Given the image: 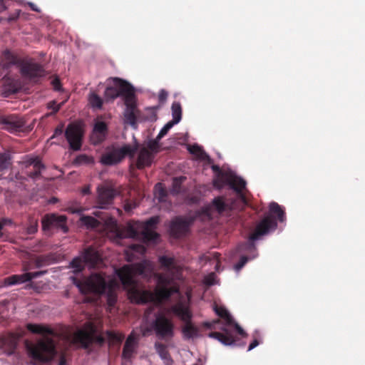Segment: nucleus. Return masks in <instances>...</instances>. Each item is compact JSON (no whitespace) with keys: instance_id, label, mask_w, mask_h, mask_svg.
Here are the masks:
<instances>
[{"instance_id":"nucleus-55","label":"nucleus","mask_w":365,"mask_h":365,"mask_svg":"<svg viewBox=\"0 0 365 365\" xmlns=\"http://www.w3.org/2000/svg\"><path fill=\"white\" fill-rule=\"evenodd\" d=\"M259 344V341L257 338H255L248 346L247 351H251Z\"/></svg>"},{"instance_id":"nucleus-42","label":"nucleus","mask_w":365,"mask_h":365,"mask_svg":"<svg viewBox=\"0 0 365 365\" xmlns=\"http://www.w3.org/2000/svg\"><path fill=\"white\" fill-rule=\"evenodd\" d=\"M188 150L190 153L196 155L201 159H205L206 158H208V155L205 153L202 148L197 145H193L190 146Z\"/></svg>"},{"instance_id":"nucleus-26","label":"nucleus","mask_w":365,"mask_h":365,"mask_svg":"<svg viewBox=\"0 0 365 365\" xmlns=\"http://www.w3.org/2000/svg\"><path fill=\"white\" fill-rule=\"evenodd\" d=\"M4 84L5 86L4 91L8 95L12 94V93H18L20 89V83L17 80H15L11 77H9L7 75H6L3 78Z\"/></svg>"},{"instance_id":"nucleus-21","label":"nucleus","mask_w":365,"mask_h":365,"mask_svg":"<svg viewBox=\"0 0 365 365\" xmlns=\"http://www.w3.org/2000/svg\"><path fill=\"white\" fill-rule=\"evenodd\" d=\"M108 132V126L105 122L98 121L95 123L91 140L94 144H99L102 143L106 137Z\"/></svg>"},{"instance_id":"nucleus-43","label":"nucleus","mask_w":365,"mask_h":365,"mask_svg":"<svg viewBox=\"0 0 365 365\" xmlns=\"http://www.w3.org/2000/svg\"><path fill=\"white\" fill-rule=\"evenodd\" d=\"M84 264L86 263L83 262V259L76 257L71 261V266L74 269V272L78 273L84 269Z\"/></svg>"},{"instance_id":"nucleus-19","label":"nucleus","mask_w":365,"mask_h":365,"mask_svg":"<svg viewBox=\"0 0 365 365\" xmlns=\"http://www.w3.org/2000/svg\"><path fill=\"white\" fill-rule=\"evenodd\" d=\"M138 150H139V151L135 162L136 168L143 170L146 167H150L154 160V154L145 146L141 148L138 147Z\"/></svg>"},{"instance_id":"nucleus-47","label":"nucleus","mask_w":365,"mask_h":365,"mask_svg":"<svg viewBox=\"0 0 365 365\" xmlns=\"http://www.w3.org/2000/svg\"><path fill=\"white\" fill-rule=\"evenodd\" d=\"M182 179H184L183 178H174L173 180V189H172V192L175 193V194H178L179 192H180L181 191V183H182Z\"/></svg>"},{"instance_id":"nucleus-5","label":"nucleus","mask_w":365,"mask_h":365,"mask_svg":"<svg viewBox=\"0 0 365 365\" xmlns=\"http://www.w3.org/2000/svg\"><path fill=\"white\" fill-rule=\"evenodd\" d=\"M73 282L83 294L93 293L101 295L106 293L108 307H112L115 304L117 296L113 285L108 283L101 274H93L86 280L83 281L73 278Z\"/></svg>"},{"instance_id":"nucleus-57","label":"nucleus","mask_w":365,"mask_h":365,"mask_svg":"<svg viewBox=\"0 0 365 365\" xmlns=\"http://www.w3.org/2000/svg\"><path fill=\"white\" fill-rule=\"evenodd\" d=\"M140 331L142 336H147L151 331H153V329L150 326V327H143L141 328Z\"/></svg>"},{"instance_id":"nucleus-39","label":"nucleus","mask_w":365,"mask_h":365,"mask_svg":"<svg viewBox=\"0 0 365 365\" xmlns=\"http://www.w3.org/2000/svg\"><path fill=\"white\" fill-rule=\"evenodd\" d=\"M11 165V155L7 153H0V171L7 169Z\"/></svg>"},{"instance_id":"nucleus-37","label":"nucleus","mask_w":365,"mask_h":365,"mask_svg":"<svg viewBox=\"0 0 365 365\" xmlns=\"http://www.w3.org/2000/svg\"><path fill=\"white\" fill-rule=\"evenodd\" d=\"M155 197L160 202H165L168 195L167 190L163 187L161 183H158L155 186Z\"/></svg>"},{"instance_id":"nucleus-56","label":"nucleus","mask_w":365,"mask_h":365,"mask_svg":"<svg viewBox=\"0 0 365 365\" xmlns=\"http://www.w3.org/2000/svg\"><path fill=\"white\" fill-rule=\"evenodd\" d=\"M51 83L53 86L54 90L56 91H60L61 89V82L58 78H55L51 81Z\"/></svg>"},{"instance_id":"nucleus-12","label":"nucleus","mask_w":365,"mask_h":365,"mask_svg":"<svg viewBox=\"0 0 365 365\" xmlns=\"http://www.w3.org/2000/svg\"><path fill=\"white\" fill-rule=\"evenodd\" d=\"M125 109L123 113L125 123L130 125L133 128H137V121L140 118V111L137 108L135 92L125 96L124 101Z\"/></svg>"},{"instance_id":"nucleus-27","label":"nucleus","mask_w":365,"mask_h":365,"mask_svg":"<svg viewBox=\"0 0 365 365\" xmlns=\"http://www.w3.org/2000/svg\"><path fill=\"white\" fill-rule=\"evenodd\" d=\"M30 276L26 273L21 274H13L5 278L4 282L6 285L11 286L14 284H19L30 282Z\"/></svg>"},{"instance_id":"nucleus-44","label":"nucleus","mask_w":365,"mask_h":365,"mask_svg":"<svg viewBox=\"0 0 365 365\" xmlns=\"http://www.w3.org/2000/svg\"><path fill=\"white\" fill-rule=\"evenodd\" d=\"M173 279L172 277L165 276L163 274H158V284L159 287L166 286L170 287L169 286H173Z\"/></svg>"},{"instance_id":"nucleus-28","label":"nucleus","mask_w":365,"mask_h":365,"mask_svg":"<svg viewBox=\"0 0 365 365\" xmlns=\"http://www.w3.org/2000/svg\"><path fill=\"white\" fill-rule=\"evenodd\" d=\"M198 328L192 323V321L185 323L182 329L183 336L187 339L196 337L198 334Z\"/></svg>"},{"instance_id":"nucleus-24","label":"nucleus","mask_w":365,"mask_h":365,"mask_svg":"<svg viewBox=\"0 0 365 365\" xmlns=\"http://www.w3.org/2000/svg\"><path fill=\"white\" fill-rule=\"evenodd\" d=\"M155 348L157 353L163 360L165 365L173 364V360L172 359L170 354L168 350V346L165 344L160 342H156L155 344Z\"/></svg>"},{"instance_id":"nucleus-17","label":"nucleus","mask_w":365,"mask_h":365,"mask_svg":"<svg viewBox=\"0 0 365 365\" xmlns=\"http://www.w3.org/2000/svg\"><path fill=\"white\" fill-rule=\"evenodd\" d=\"M0 124L11 133L19 131L24 126L25 122L16 115H4L0 118Z\"/></svg>"},{"instance_id":"nucleus-23","label":"nucleus","mask_w":365,"mask_h":365,"mask_svg":"<svg viewBox=\"0 0 365 365\" xmlns=\"http://www.w3.org/2000/svg\"><path fill=\"white\" fill-rule=\"evenodd\" d=\"M171 311L185 323L191 322L192 314L189 308L182 303L176 304L171 307Z\"/></svg>"},{"instance_id":"nucleus-54","label":"nucleus","mask_w":365,"mask_h":365,"mask_svg":"<svg viewBox=\"0 0 365 365\" xmlns=\"http://www.w3.org/2000/svg\"><path fill=\"white\" fill-rule=\"evenodd\" d=\"M131 249L140 253H143L145 251V249L143 246L138 245H133L131 246Z\"/></svg>"},{"instance_id":"nucleus-2","label":"nucleus","mask_w":365,"mask_h":365,"mask_svg":"<svg viewBox=\"0 0 365 365\" xmlns=\"http://www.w3.org/2000/svg\"><path fill=\"white\" fill-rule=\"evenodd\" d=\"M26 329L33 334H42L43 337L34 343L26 344L29 357L34 363L45 364L51 361L57 354L56 342L52 336H56L54 331L46 326L27 324Z\"/></svg>"},{"instance_id":"nucleus-16","label":"nucleus","mask_w":365,"mask_h":365,"mask_svg":"<svg viewBox=\"0 0 365 365\" xmlns=\"http://www.w3.org/2000/svg\"><path fill=\"white\" fill-rule=\"evenodd\" d=\"M115 194V190L112 187L103 185L99 186L98 187L97 198L98 207L101 209H106L110 204H112Z\"/></svg>"},{"instance_id":"nucleus-64","label":"nucleus","mask_w":365,"mask_h":365,"mask_svg":"<svg viewBox=\"0 0 365 365\" xmlns=\"http://www.w3.org/2000/svg\"><path fill=\"white\" fill-rule=\"evenodd\" d=\"M66 359L65 356L61 355L59 359L58 365H66Z\"/></svg>"},{"instance_id":"nucleus-9","label":"nucleus","mask_w":365,"mask_h":365,"mask_svg":"<svg viewBox=\"0 0 365 365\" xmlns=\"http://www.w3.org/2000/svg\"><path fill=\"white\" fill-rule=\"evenodd\" d=\"M113 86H108L104 92V96L107 101H113L119 96L123 97L134 93V88L130 83L118 77L112 78Z\"/></svg>"},{"instance_id":"nucleus-49","label":"nucleus","mask_w":365,"mask_h":365,"mask_svg":"<svg viewBox=\"0 0 365 365\" xmlns=\"http://www.w3.org/2000/svg\"><path fill=\"white\" fill-rule=\"evenodd\" d=\"M47 107L48 109H52L53 111L50 115L56 114L61 108V104H57L55 101H51L48 103Z\"/></svg>"},{"instance_id":"nucleus-13","label":"nucleus","mask_w":365,"mask_h":365,"mask_svg":"<svg viewBox=\"0 0 365 365\" xmlns=\"http://www.w3.org/2000/svg\"><path fill=\"white\" fill-rule=\"evenodd\" d=\"M83 136V130L80 124L76 123L68 124L65 131V137L71 150L75 151L81 150Z\"/></svg>"},{"instance_id":"nucleus-29","label":"nucleus","mask_w":365,"mask_h":365,"mask_svg":"<svg viewBox=\"0 0 365 365\" xmlns=\"http://www.w3.org/2000/svg\"><path fill=\"white\" fill-rule=\"evenodd\" d=\"M5 61L2 63L1 65L4 70H9L10 67L13 65H18L19 67V64L21 61L17 58L16 56L11 54L10 52L6 51L4 54Z\"/></svg>"},{"instance_id":"nucleus-60","label":"nucleus","mask_w":365,"mask_h":365,"mask_svg":"<svg viewBox=\"0 0 365 365\" xmlns=\"http://www.w3.org/2000/svg\"><path fill=\"white\" fill-rule=\"evenodd\" d=\"M168 93L164 90H162L159 93V100L160 101H163L167 98Z\"/></svg>"},{"instance_id":"nucleus-33","label":"nucleus","mask_w":365,"mask_h":365,"mask_svg":"<svg viewBox=\"0 0 365 365\" xmlns=\"http://www.w3.org/2000/svg\"><path fill=\"white\" fill-rule=\"evenodd\" d=\"M212 169L214 172L218 173L217 179L214 181V185L216 187H222L223 186V181L225 180L226 177L228 175L223 173L220 169V168L217 165H213L212 166Z\"/></svg>"},{"instance_id":"nucleus-3","label":"nucleus","mask_w":365,"mask_h":365,"mask_svg":"<svg viewBox=\"0 0 365 365\" xmlns=\"http://www.w3.org/2000/svg\"><path fill=\"white\" fill-rule=\"evenodd\" d=\"M214 310L221 319L204 323V326L208 329H215V324H222L220 331H211L208 336L219 341L225 346L235 345L237 337L236 334L241 337H247V334L244 329L234 320L229 312L223 307L215 306Z\"/></svg>"},{"instance_id":"nucleus-6","label":"nucleus","mask_w":365,"mask_h":365,"mask_svg":"<svg viewBox=\"0 0 365 365\" xmlns=\"http://www.w3.org/2000/svg\"><path fill=\"white\" fill-rule=\"evenodd\" d=\"M138 148V143L134 145H125L121 148H107L101 155L100 163L104 165H114L120 163L126 155L133 159Z\"/></svg>"},{"instance_id":"nucleus-22","label":"nucleus","mask_w":365,"mask_h":365,"mask_svg":"<svg viewBox=\"0 0 365 365\" xmlns=\"http://www.w3.org/2000/svg\"><path fill=\"white\" fill-rule=\"evenodd\" d=\"M24 163L26 168H33V170L28 171L27 174L32 179L38 178L41 176V170L45 168L44 165L38 157L29 158Z\"/></svg>"},{"instance_id":"nucleus-59","label":"nucleus","mask_w":365,"mask_h":365,"mask_svg":"<svg viewBox=\"0 0 365 365\" xmlns=\"http://www.w3.org/2000/svg\"><path fill=\"white\" fill-rule=\"evenodd\" d=\"M19 14H20V11L19 10L16 11L14 14L10 15L8 17V21L11 22V21L16 20L19 18Z\"/></svg>"},{"instance_id":"nucleus-11","label":"nucleus","mask_w":365,"mask_h":365,"mask_svg":"<svg viewBox=\"0 0 365 365\" xmlns=\"http://www.w3.org/2000/svg\"><path fill=\"white\" fill-rule=\"evenodd\" d=\"M19 68L23 78L34 82L46 75L43 66L32 59L21 61Z\"/></svg>"},{"instance_id":"nucleus-32","label":"nucleus","mask_w":365,"mask_h":365,"mask_svg":"<svg viewBox=\"0 0 365 365\" xmlns=\"http://www.w3.org/2000/svg\"><path fill=\"white\" fill-rule=\"evenodd\" d=\"M88 102L92 108L96 109H101L103 104L102 98L96 92H91L89 93Z\"/></svg>"},{"instance_id":"nucleus-8","label":"nucleus","mask_w":365,"mask_h":365,"mask_svg":"<svg viewBox=\"0 0 365 365\" xmlns=\"http://www.w3.org/2000/svg\"><path fill=\"white\" fill-rule=\"evenodd\" d=\"M73 339L75 343L80 344L81 347L86 349L94 342L102 345L105 341L103 336L97 334V329L92 324H88L86 329H79L76 331Z\"/></svg>"},{"instance_id":"nucleus-51","label":"nucleus","mask_w":365,"mask_h":365,"mask_svg":"<svg viewBox=\"0 0 365 365\" xmlns=\"http://www.w3.org/2000/svg\"><path fill=\"white\" fill-rule=\"evenodd\" d=\"M38 230V222L37 221H34L31 222V224L27 227V232L29 234H34L37 232Z\"/></svg>"},{"instance_id":"nucleus-25","label":"nucleus","mask_w":365,"mask_h":365,"mask_svg":"<svg viewBox=\"0 0 365 365\" xmlns=\"http://www.w3.org/2000/svg\"><path fill=\"white\" fill-rule=\"evenodd\" d=\"M83 259L86 264L94 266L100 260V255L94 248L89 247L84 250Z\"/></svg>"},{"instance_id":"nucleus-52","label":"nucleus","mask_w":365,"mask_h":365,"mask_svg":"<svg viewBox=\"0 0 365 365\" xmlns=\"http://www.w3.org/2000/svg\"><path fill=\"white\" fill-rule=\"evenodd\" d=\"M46 272V271H38L34 272H26V274H29L30 276V281H31L33 279L38 277L45 274Z\"/></svg>"},{"instance_id":"nucleus-14","label":"nucleus","mask_w":365,"mask_h":365,"mask_svg":"<svg viewBox=\"0 0 365 365\" xmlns=\"http://www.w3.org/2000/svg\"><path fill=\"white\" fill-rule=\"evenodd\" d=\"M66 217L51 213L47 214L42 217L41 224L43 230H49L51 228H58L67 232Z\"/></svg>"},{"instance_id":"nucleus-38","label":"nucleus","mask_w":365,"mask_h":365,"mask_svg":"<svg viewBox=\"0 0 365 365\" xmlns=\"http://www.w3.org/2000/svg\"><path fill=\"white\" fill-rule=\"evenodd\" d=\"M159 262L162 267L170 269L174 267L175 259L170 257L161 256L159 257Z\"/></svg>"},{"instance_id":"nucleus-45","label":"nucleus","mask_w":365,"mask_h":365,"mask_svg":"<svg viewBox=\"0 0 365 365\" xmlns=\"http://www.w3.org/2000/svg\"><path fill=\"white\" fill-rule=\"evenodd\" d=\"M159 141H160V140H158V137H156L155 139L150 140L148 143L147 146L145 148H147L148 149V150H150L155 155L159 152V149H160Z\"/></svg>"},{"instance_id":"nucleus-63","label":"nucleus","mask_w":365,"mask_h":365,"mask_svg":"<svg viewBox=\"0 0 365 365\" xmlns=\"http://www.w3.org/2000/svg\"><path fill=\"white\" fill-rule=\"evenodd\" d=\"M177 123H178V122H175V120H172L171 121L167 123L164 126L166 127L168 130H170V129Z\"/></svg>"},{"instance_id":"nucleus-31","label":"nucleus","mask_w":365,"mask_h":365,"mask_svg":"<svg viewBox=\"0 0 365 365\" xmlns=\"http://www.w3.org/2000/svg\"><path fill=\"white\" fill-rule=\"evenodd\" d=\"M212 206L219 213H222L230 209L222 197H215L212 201Z\"/></svg>"},{"instance_id":"nucleus-15","label":"nucleus","mask_w":365,"mask_h":365,"mask_svg":"<svg viewBox=\"0 0 365 365\" xmlns=\"http://www.w3.org/2000/svg\"><path fill=\"white\" fill-rule=\"evenodd\" d=\"M140 334L132 331L127 337L122 351V358L125 360H130L133 355L137 353Z\"/></svg>"},{"instance_id":"nucleus-36","label":"nucleus","mask_w":365,"mask_h":365,"mask_svg":"<svg viewBox=\"0 0 365 365\" xmlns=\"http://www.w3.org/2000/svg\"><path fill=\"white\" fill-rule=\"evenodd\" d=\"M171 109L173 120L179 123L182 118V108L180 103L178 102H174L172 104Z\"/></svg>"},{"instance_id":"nucleus-61","label":"nucleus","mask_w":365,"mask_h":365,"mask_svg":"<svg viewBox=\"0 0 365 365\" xmlns=\"http://www.w3.org/2000/svg\"><path fill=\"white\" fill-rule=\"evenodd\" d=\"M82 194L83 195H88L91 193V186L90 185H86L82 189Z\"/></svg>"},{"instance_id":"nucleus-34","label":"nucleus","mask_w":365,"mask_h":365,"mask_svg":"<svg viewBox=\"0 0 365 365\" xmlns=\"http://www.w3.org/2000/svg\"><path fill=\"white\" fill-rule=\"evenodd\" d=\"M106 334L108 339L113 344H120L124 339L123 334L114 331H107Z\"/></svg>"},{"instance_id":"nucleus-7","label":"nucleus","mask_w":365,"mask_h":365,"mask_svg":"<svg viewBox=\"0 0 365 365\" xmlns=\"http://www.w3.org/2000/svg\"><path fill=\"white\" fill-rule=\"evenodd\" d=\"M202 215H208L207 209L197 210L193 215L186 217H176L170 224V230L171 235L176 238L185 235L189 231L190 226Z\"/></svg>"},{"instance_id":"nucleus-50","label":"nucleus","mask_w":365,"mask_h":365,"mask_svg":"<svg viewBox=\"0 0 365 365\" xmlns=\"http://www.w3.org/2000/svg\"><path fill=\"white\" fill-rule=\"evenodd\" d=\"M249 258L247 256H242L240 259V261L235 265V269L237 271L240 270L245 264L247 262Z\"/></svg>"},{"instance_id":"nucleus-1","label":"nucleus","mask_w":365,"mask_h":365,"mask_svg":"<svg viewBox=\"0 0 365 365\" xmlns=\"http://www.w3.org/2000/svg\"><path fill=\"white\" fill-rule=\"evenodd\" d=\"M145 269V264L140 262L125 264L116 271L123 286L127 289L131 302L138 304H145L148 302L160 304L168 300L173 294L179 292V287L177 285L170 287L158 286L154 292L140 287L135 277L143 274Z\"/></svg>"},{"instance_id":"nucleus-48","label":"nucleus","mask_w":365,"mask_h":365,"mask_svg":"<svg viewBox=\"0 0 365 365\" xmlns=\"http://www.w3.org/2000/svg\"><path fill=\"white\" fill-rule=\"evenodd\" d=\"M127 232H128V235L132 238H137L140 235V232L133 225H128Z\"/></svg>"},{"instance_id":"nucleus-53","label":"nucleus","mask_w":365,"mask_h":365,"mask_svg":"<svg viewBox=\"0 0 365 365\" xmlns=\"http://www.w3.org/2000/svg\"><path fill=\"white\" fill-rule=\"evenodd\" d=\"M63 125L61 124V125H59L58 126H57L54 130V133L52 135L51 138H53L56 136L61 135L63 133Z\"/></svg>"},{"instance_id":"nucleus-62","label":"nucleus","mask_w":365,"mask_h":365,"mask_svg":"<svg viewBox=\"0 0 365 365\" xmlns=\"http://www.w3.org/2000/svg\"><path fill=\"white\" fill-rule=\"evenodd\" d=\"M7 8L6 1L4 0H0V13L6 10Z\"/></svg>"},{"instance_id":"nucleus-20","label":"nucleus","mask_w":365,"mask_h":365,"mask_svg":"<svg viewBox=\"0 0 365 365\" xmlns=\"http://www.w3.org/2000/svg\"><path fill=\"white\" fill-rule=\"evenodd\" d=\"M19 337L9 333L0 337V349L9 355L12 354L17 346Z\"/></svg>"},{"instance_id":"nucleus-58","label":"nucleus","mask_w":365,"mask_h":365,"mask_svg":"<svg viewBox=\"0 0 365 365\" xmlns=\"http://www.w3.org/2000/svg\"><path fill=\"white\" fill-rule=\"evenodd\" d=\"M168 129L163 126V128L160 130L158 135H157L158 140H160L162 138H163L168 133Z\"/></svg>"},{"instance_id":"nucleus-46","label":"nucleus","mask_w":365,"mask_h":365,"mask_svg":"<svg viewBox=\"0 0 365 365\" xmlns=\"http://www.w3.org/2000/svg\"><path fill=\"white\" fill-rule=\"evenodd\" d=\"M49 260V257L46 255H40L36 257L34 259V263L35 264V267L40 268L44 265H46Z\"/></svg>"},{"instance_id":"nucleus-10","label":"nucleus","mask_w":365,"mask_h":365,"mask_svg":"<svg viewBox=\"0 0 365 365\" xmlns=\"http://www.w3.org/2000/svg\"><path fill=\"white\" fill-rule=\"evenodd\" d=\"M151 327L159 339L171 338L174 335V324L165 314L158 313Z\"/></svg>"},{"instance_id":"nucleus-18","label":"nucleus","mask_w":365,"mask_h":365,"mask_svg":"<svg viewBox=\"0 0 365 365\" xmlns=\"http://www.w3.org/2000/svg\"><path fill=\"white\" fill-rule=\"evenodd\" d=\"M225 184L229 185L243 202H247L246 197L243 192V190L245 189L246 182L242 178L235 175L227 176L223 181V185Z\"/></svg>"},{"instance_id":"nucleus-4","label":"nucleus","mask_w":365,"mask_h":365,"mask_svg":"<svg viewBox=\"0 0 365 365\" xmlns=\"http://www.w3.org/2000/svg\"><path fill=\"white\" fill-rule=\"evenodd\" d=\"M269 207L270 214L265 216L257 224L248 241L238 246L239 251H256L254 242L259 240L261 237L267 235L270 231L275 230L277 227V219L273 216L274 215H276L279 222L284 221L285 212L278 203L272 202L269 204Z\"/></svg>"},{"instance_id":"nucleus-30","label":"nucleus","mask_w":365,"mask_h":365,"mask_svg":"<svg viewBox=\"0 0 365 365\" xmlns=\"http://www.w3.org/2000/svg\"><path fill=\"white\" fill-rule=\"evenodd\" d=\"M140 236L145 242H155L160 237L155 231L151 229H142Z\"/></svg>"},{"instance_id":"nucleus-40","label":"nucleus","mask_w":365,"mask_h":365,"mask_svg":"<svg viewBox=\"0 0 365 365\" xmlns=\"http://www.w3.org/2000/svg\"><path fill=\"white\" fill-rule=\"evenodd\" d=\"M159 217L158 216H154L150 218H149L145 222H143L141 224L140 227L142 229H151L154 230L156 227L157 224L159 222Z\"/></svg>"},{"instance_id":"nucleus-41","label":"nucleus","mask_w":365,"mask_h":365,"mask_svg":"<svg viewBox=\"0 0 365 365\" xmlns=\"http://www.w3.org/2000/svg\"><path fill=\"white\" fill-rule=\"evenodd\" d=\"M81 220L88 227L96 228L100 225L99 221L91 216H83Z\"/></svg>"},{"instance_id":"nucleus-35","label":"nucleus","mask_w":365,"mask_h":365,"mask_svg":"<svg viewBox=\"0 0 365 365\" xmlns=\"http://www.w3.org/2000/svg\"><path fill=\"white\" fill-rule=\"evenodd\" d=\"M74 163L77 165H93L94 159L93 157L87 155L86 154H81L76 158V159L74 160Z\"/></svg>"}]
</instances>
